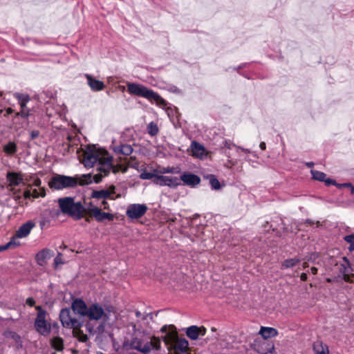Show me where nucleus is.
<instances>
[{
	"instance_id": "obj_1",
	"label": "nucleus",
	"mask_w": 354,
	"mask_h": 354,
	"mask_svg": "<svg viewBox=\"0 0 354 354\" xmlns=\"http://www.w3.org/2000/svg\"><path fill=\"white\" fill-rule=\"evenodd\" d=\"M82 162L84 166L88 168L96 165L97 169L100 173L94 176L91 174L83 175L80 180V185H81L90 184L93 180L99 183L104 176H107L111 170L113 169L112 157H101L99 153L95 151H86L84 153Z\"/></svg>"
},
{
	"instance_id": "obj_2",
	"label": "nucleus",
	"mask_w": 354,
	"mask_h": 354,
	"mask_svg": "<svg viewBox=\"0 0 354 354\" xmlns=\"http://www.w3.org/2000/svg\"><path fill=\"white\" fill-rule=\"evenodd\" d=\"M160 348V339L153 337L150 342H145L138 337H133L131 339L125 340L123 343V348L129 350H136L144 354L149 353L152 348L159 349Z\"/></svg>"
},
{
	"instance_id": "obj_3",
	"label": "nucleus",
	"mask_w": 354,
	"mask_h": 354,
	"mask_svg": "<svg viewBox=\"0 0 354 354\" xmlns=\"http://www.w3.org/2000/svg\"><path fill=\"white\" fill-rule=\"evenodd\" d=\"M58 204L62 212L74 220L78 221L84 217L86 212L85 207L81 202L75 203L73 198H60L58 199Z\"/></svg>"
},
{
	"instance_id": "obj_4",
	"label": "nucleus",
	"mask_w": 354,
	"mask_h": 354,
	"mask_svg": "<svg viewBox=\"0 0 354 354\" xmlns=\"http://www.w3.org/2000/svg\"><path fill=\"white\" fill-rule=\"evenodd\" d=\"M128 92L132 95L145 97L149 100H154L158 104L165 106L166 101L157 93L147 88L146 86L137 83H127Z\"/></svg>"
},
{
	"instance_id": "obj_5",
	"label": "nucleus",
	"mask_w": 354,
	"mask_h": 354,
	"mask_svg": "<svg viewBox=\"0 0 354 354\" xmlns=\"http://www.w3.org/2000/svg\"><path fill=\"white\" fill-rule=\"evenodd\" d=\"M80 182L75 177L55 174L48 183L50 188L60 190L67 188L75 187Z\"/></svg>"
},
{
	"instance_id": "obj_6",
	"label": "nucleus",
	"mask_w": 354,
	"mask_h": 354,
	"mask_svg": "<svg viewBox=\"0 0 354 354\" xmlns=\"http://www.w3.org/2000/svg\"><path fill=\"white\" fill-rule=\"evenodd\" d=\"M37 310V317L35 320V330L43 336H48L51 331L50 324L47 323V313L40 306L35 307Z\"/></svg>"
},
{
	"instance_id": "obj_7",
	"label": "nucleus",
	"mask_w": 354,
	"mask_h": 354,
	"mask_svg": "<svg viewBox=\"0 0 354 354\" xmlns=\"http://www.w3.org/2000/svg\"><path fill=\"white\" fill-rule=\"evenodd\" d=\"M73 312L69 308H63L59 313V319L64 328H81L83 321L76 318Z\"/></svg>"
},
{
	"instance_id": "obj_8",
	"label": "nucleus",
	"mask_w": 354,
	"mask_h": 354,
	"mask_svg": "<svg viewBox=\"0 0 354 354\" xmlns=\"http://www.w3.org/2000/svg\"><path fill=\"white\" fill-rule=\"evenodd\" d=\"M160 332L165 334L162 339L169 348L178 336L176 327L174 325H165L160 328Z\"/></svg>"
},
{
	"instance_id": "obj_9",
	"label": "nucleus",
	"mask_w": 354,
	"mask_h": 354,
	"mask_svg": "<svg viewBox=\"0 0 354 354\" xmlns=\"http://www.w3.org/2000/svg\"><path fill=\"white\" fill-rule=\"evenodd\" d=\"M147 207L145 204L130 205L127 210V215L131 218H140L147 212Z\"/></svg>"
},
{
	"instance_id": "obj_10",
	"label": "nucleus",
	"mask_w": 354,
	"mask_h": 354,
	"mask_svg": "<svg viewBox=\"0 0 354 354\" xmlns=\"http://www.w3.org/2000/svg\"><path fill=\"white\" fill-rule=\"evenodd\" d=\"M14 96L18 100L21 106V111L17 113V115H20L23 118H28L30 115V110L26 107V104L30 100L29 96L19 93H15Z\"/></svg>"
},
{
	"instance_id": "obj_11",
	"label": "nucleus",
	"mask_w": 354,
	"mask_h": 354,
	"mask_svg": "<svg viewBox=\"0 0 354 354\" xmlns=\"http://www.w3.org/2000/svg\"><path fill=\"white\" fill-rule=\"evenodd\" d=\"M88 210L89 216L94 217L98 222H102L104 220L111 221L113 218V216L111 214L102 212L99 207L92 205H91Z\"/></svg>"
},
{
	"instance_id": "obj_12",
	"label": "nucleus",
	"mask_w": 354,
	"mask_h": 354,
	"mask_svg": "<svg viewBox=\"0 0 354 354\" xmlns=\"http://www.w3.org/2000/svg\"><path fill=\"white\" fill-rule=\"evenodd\" d=\"M206 332L207 329L205 327L196 325L187 327L185 330L187 336L192 340H196L200 336H204Z\"/></svg>"
},
{
	"instance_id": "obj_13",
	"label": "nucleus",
	"mask_w": 354,
	"mask_h": 354,
	"mask_svg": "<svg viewBox=\"0 0 354 354\" xmlns=\"http://www.w3.org/2000/svg\"><path fill=\"white\" fill-rule=\"evenodd\" d=\"M104 312L102 307L97 304H93L88 307L86 316L92 320L100 319Z\"/></svg>"
},
{
	"instance_id": "obj_14",
	"label": "nucleus",
	"mask_w": 354,
	"mask_h": 354,
	"mask_svg": "<svg viewBox=\"0 0 354 354\" xmlns=\"http://www.w3.org/2000/svg\"><path fill=\"white\" fill-rule=\"evenodd\" d=\"M188 346L189 342L185 338H180L178 336L169 349L174 350L176 354H178V353H185L187 351Z\"/></svg>"
},
{
	"instance_id": "obj_15",
	"label": "nucleus",
	"mask_w": 354,
	"mask_h": 354,
	"mask_svg": "<svg viewBox=\"0 0 354 354\" xmlns=\"http://www.w3.org/2000/svg\"><path fill=\"white\" fill-rule=\"evenodd\" d=\"M88 307L86 303L80 299H77L72 303V311L75 315L77 314L81 316H86Z\"/></svg>"
},
{
	"instance_id": "obj_16",
	"label": "nucleus",
	"mask_w": 354,
	"mask_h": 354,
	"mask_svg": "<svg viewBox=\"0 0 354 354\" xmlns=\"http://www.w3.org/2000/svg\"><path fill=\"white\" fill-rule=\"evenodd\" d=\"M53 256V252L49 249H43L36 255V261L38 265L44 266L46 264L47 261Z\"/></svg>"
},
{
	"instance_id": "obj_17",
	"label": "nucleus",
	"mask_w": 354,
	"mask_h": 354,
	"mask_svg": "<svg viewBox=\"0 0 354 354\" xmlns=\"http://www.w3.org/2000/svg\"><path fill=\"white\" fill-rule=\"evenodd\" d=\"M85 77L87 80L88 85L93 91H100L104 88L105 85L103 82L95 79L88 74H86Z\"/></svg>"
},
{
	"instance_id": "obj_18",
	"label": "nucleus",
	"mask_w": 354,
	"mask_h": 354,
	"mask_svg": "<svg viewBox=\"0 0 354 354\" xmlns=\"http://www.w3.org/2000/svg\"><path fill=\"white\" fill-rule=\"evenodd\" d=\"M6 179L10 187L18 186L23 183L24 180L23 176L21 173L11 171L8 172Z\"/></svg>"
},
{
	"instance_id": "obj_19",
	"label": "nucleus",
	"mask_w": 354,
	"mask_h": 354,
	"mask_svg": "<svg viewBox=\"0 0 354 354\" xmlns=\"http://www.w3.org/2000/svg\"><path fill=\"white\" fill-rule=\"evenodd\" d=\"M34 227L35 223L32 221H30L24 223L16 232V236L17 238H24L27 236Z\"/></svg>"
},
{
	"instance_id": "obj_20",
	"label": "nucleus",
	"mask_w": 354,
	"mask_h": 354,
	"mask_svg": "<svg viewBox=\"0 0 354 354\" xmlns=\"http://www.w3.org/2000/svg\"><path fill=\"white\" fill-rule=\"evenodd\" d=\"M182 180L185 185L194 187L201 182V178L195 174L185 173L180 176Z\"/></svg>"
},
{
	"instance_id": "obj_21",
	"label": "nucleus",
	"mask_w": 354,
	"mask_h": 354,
	"mask_svg": "<svg viewBox=\"0 0 354 354\" xmlns=\"http://www.w3.org/2000/svg\"><path fill=\"white\" fill-rule=\"evenodd\" d=\"M115 187L111 186L110 189H101V190H93L91 194V197L97 199H106L114 193Z\"/></svg>"
},
{
	"instance_id": "obj_22",
	"label": "nucleus",
	"mask_w": 354,
	"mask_h": 354,
	"mask_svg": "<svg viewBox=\"0 0 354 354\" xmlns=\"http://www.w3.org/2000/svg\"><path fill=\"white\" fill-rule=\"evenodd\" d=\"M259 333L263 339H266L276 337L278 335V331L277 329L272 327L261 326Z\"/></svg>"
},
{
	"instance_id": "obj_23",
	"label": "nucleus",
	"mask_w": 354,
	"mask_h": 354,
	"mask_svg": "<svg viewBox=\"0 0 354 354\" xmlns=\"http://www.w3.org/2000/svg\"><path fill=\"white\" fill-rule=\"evenodd\" d=\"M113 151L124 156H129L133 152V148L130 145L122 144L113 147Z\"/></svg>"
},
{
	"instance_id": "obj_24",
	"label": "nucleus",
	"mask_w": 354,
	"mask_h": 354,
	"mask_svg": "<svg viewBox=\"0 0 354 354\" xmlns=\"http://www.w3.org/2000/svg\"><path fill=\"white\" fill-rule=\"evenodd\" d=\"M342 260L343 263H341L340 272L344 275V279L346 281H348L349 279L348 273L351 272V264L348 259L346 257H344L342 258Z\"/></svg>"
},
{
	"instance_id": "obj_25",
	"label": "nucleus",
	"mask_w": 354,
	"mask_h": 354,
	"mask_svg": "<svg viewBox=\"0 0 354 354\" xmlns=\"http://www.w3.org/2000/svg\"><path fill=\"white\" fill-rule=\"evenodd\" d=\"M50 346L58 352L62 351L64 349V341L59 337H54L50 339Z\"/></svg>"
},
{
	"instance_id": "obj_26",
	"label": "nucleus",
	"mask_w": 354,
	"mask_h": 354,
	"mask_svg": "<svg viewBox=\"0 0 354 354\" xmlns=\"http://www.w3.org/2000/svg\"><path fill=\"white\" fill-rule=\"evenodd\" d=\"M191 148L193 154L197 157L202 156L205 153L204 147L196 141L192 142Z\"/></svg>"
},
{
	"instance_id": "obj_27",
	"label": "nucleus",
	"mask_w": 354,
	"mask_h": 354,
	"mask_svg": "<svg viewBox=\"0 0 354 354\" xmlns=\"http://www.w3.org/2000/svg\"><path fill=\"white\" fill-rule=\"evenodd\" d=\"M324 182H325L326 185L328 186L333 185L339 188L346 187H349L351 189V194H354V187L352 185L351 183H343V184H338L335 182V180L330 179V178H326V177L325 178V180H324Z\"/></svg>"
},
{
	"instance_id": "obj_28",
	"label": "nucleus",
	"mask_w": 354,
	"mask_h": 354,
	"mask_svg": "<svg viewBox=\"0 0 354 354\" xmlns=\"http://www.w3.org/2000/svg\"><path fill=\"white\" fill-rule=\"evenodd\" d=\"M301 259L298 258L288 259L283 261L281 264V269L290 268L300 263Z\"/></svg>"
},
{
	"instance_id": "obj_29",
	"label": "nucleus",
	"mask_w": 354,
	"mask_h": 354,
	"mask_svg": "<svg viewBox=\"0 0 354 354\" xmlns=\"http://www.w3.org/2000/svg\"><path fill=\"white\" fill-rule=\"evenodd\" d=\"M81 328H75L73 329L74 336L78 339L79 341L86 342L88 337L87 335L84 334V332L80 329Z\"/></svg>"
},
{
	"instance_id": "obj_30",
	"label": "nucleus",
	"mask_w": 354,
	"mask_h": 354,
	"mask_svg": "<svg viewBox=\"0 0 354 354\" xmlns=\"http://www.w3.org/2000/svg\"><path fill=\"white\" fill-rule=\"evenodd\" d=\"M17 147L14 142H9L3 147V151L7 154H14L17 152Z\"/></svg>"
},
{
	"instance_id": "obj_31",
	"label": "nucleus",
	"mask_w": 354,
	"mask_h": 354,
	"mask_svg": "<svg viewBox=\"0 0 354 354\" xmlns=\"http://www.w3.org/2000/svg\"><path fill=\"white\" fill-rule=\"evenodd\" d=\"M316 354H328V348H324L321 342H317L313 346Z\"/></svg>"
},
{
	"instance_id": "obj_32",
	"label": "nucleus",
	"mask_w": 354,
	"mask_h": 354,
	"mask_svg": "<svg viewBox=\"0 0 354 354\" xmlns=\"http://www.w3.org/2000/svg\"><path fill=\"white\" fill-rule=\"evenodd\" d=\"M180 184V180L177 177L166 176V186L174 188L179 185Z\"/></svg>"
},
{
	"instance_id": "obj_33",
	"label": "nucleus",
	"mask_w": 354,
	"mask_h": 354,
	"mask_svg": "<svg viewBox=\"0 0 354 354\" xmlns=\"http://www.w3.org/2000/svg\"><path fill=\"white\" fill-rule=\"evenodd\" d=\"M311 174L313 176V178L319 181L325 180V178L326 175L325 173L317 171V170H311Z\"/></svg>"
},
{
	"instance_id": "obj_34",
	"label": "nucleus",
	"mask_w": 354,
	"mask_h": 354,
	"mask_svg": "<svg viewBox=\"0 0 354 354\" xmlns=\"http://www.w3.org/2000/svg\"><path fill=\"white\" fill-rule=\"evenodd\" d=\"M209 180V183L213 189H219L221 188V184L218 179L214 175H209L207 176Z\"/></svg>"
},
{
	"instance_id": "obj_35",
	"label": "nucleus",
	"mask_w": 354,
	"mask_h": 354,
	"mask_svg": "<svg viewBox=\"0 0 354 354\" xmlns=\"http://www.w3.org/2000/svg\"><path fill=\"white\" fill-rule=\"evenodd\" d=\"M148 133L151 136H154L158 134V127L157 124L153 123V122H150L147 127Z\"/></svg>"
},
{
	"instance_id": "obj_36",
	"label": "nucleus",
	"mask_w": 354,
	"mask_h": 354,
	"mask_svg": "<svg viewBox=\"0 0 354 354\" xmlns=\"http://www.w3.org/2000/svg\"><path fill=\"white\" fill-rule=\"evenodd\" d=\"M153 183L160 186H166V176L156 174V178L153 179Z\"/></svg>"
},
{
	"instance_id": "obj_37",
	"label": "nucleus",
	"mask_w": 354,
	"mask_h": 354,
	"mask_svg": "<svg viewBox=\"0 0 354 354\" xmlns=\"http://www.w3.org/2000/svg\"><path fill=\"white\" fill-rule=\"evenodd\" d=\"M344 239L345 240V241H346L348 243L350 244V245L348 247V250L350 252H353L354 251V233L346 236L344 238Z\"/></svg>"
},
{
	"instance_id": "obj_38",
	"label": "nucleus",
	"mask_w": 354,
	"mask_h": 354,
	"mask_svg": "<svg viewBox=\"0 0 354 354\" xmlns=\"http://www.w3.org/2000/svg\"><path fill=\"white\" fill-rule=\"evenodd\" d=\"M156 174L150 172H143L140 175V178L142 180H152L156 178Z\"/></svg>"
},
{
	"instance_id": "obj_39",
	"label": "nucleus",
	"mask_w": 354,
	"mask_h": 354,
	"mask_svg": "<svg viewBox=\"0 0 354 354\" xmlns=\"http://www.w3.org/2000/svg\"><path fill=\"white\" fill-rule=\"evenodd\" d=\"M19 245V243L16 242V240L12 239L10 242L7 243L6 244L1 245L0 246V252L7 250V249L10 248V247H12V245Z\"/></svg>"
},
{
	"instance_id": "obj_40",
	"label": "nucleus",
	"mask_w": 354,
	"mask_h": 354,
	"mask_svg": "<svg viewBox=\"0 0 354 354\" xmlns=\"http://www.w3.org/2000/svg\"><path fill=\"white\" fill-rule=\"evenodd\" d=\"M64 264V261L62 260V254L60 252H58L57 257L54 259V267L56 268L59 265Z\"/></svg>"
},
{
	"instance_id": "obj_41",
	"label": "nucleus",
	"mask_w": 354,
	"mask_h": 354,
	"mask_svg": "<svg viewBox=\"0 0 354 354\" xmlns=\"http://www.w3.org/2000/svg\"><path fill=\"white\" fill-rule=\"evenodd\" d=\"M9 337L14 339L17 343L21 342V337L15 332H9Z\"/></svg>"
},
{
	"instance_id": "obj_42",
	"label": "nucleus",
	"mask_w": 354,
	"mask_h": 354,
	"mask_svg": "<svg viewBox=\"0 0 354 354\" xmlns=\"http://www.w3.org/2000/svg\"><path fill=\"white\" fill-rule=\"evenodd\" d=\"M40 133L38 130H32L30 131V140H34L39 136Z\"/></svg>"
},
{
	"instance_id": "obj_43",
	"label": "nucleus",
	"mask_w": 354,
	"mask_h": 354,
	"mask_svg": "<svg viewBox=\"0 0 354 354\" xmlns=\"http://www.w3.org/2000/svg\"><path fill=\"white\" fill-rule=\"evenodd\" d=\"M231 146L236 147V145L231 142L230 140H225L223 143V147L225 148L231 149Z\"/></svg>"
},
{
	"instance_id": "obj_44",
	"label": "nucleus",
	"mask_w": 354,
	"mask_h": 354,
	"mask_svg": "<svg viewBox=\"0 0 354 354\" xmlns=\"http://www.w3.org/2000/svg\"><path fill=\"white\" fill-rule=\"evenodd\" d=\"M34 190H35V191L34 192V193H35L34 196H35V198L38 197L39 196H45V192H44L45 188H44V187H41V188H39V190H41V191H42V192H41V193H39V194H38V193L36 192L37 189H35Z\"/></svg>"
},
{
	"instance_id": "obj_45",
	"label": "nucleus",
	"mask_w": 354,
	"mask_h": 354,
	"mask_svg": "<svg viewBox=\"0 0 354 354\" xmlns=\"http://www.w3.org/2000/svg\"><path fill=\"white\" fill-rule=\"evenodd\" d=\"M26 304L28 305H29L30 306H33L35 304V301L34 300L33 298L32 297H28L27 299H26Z\"/></svg>"
},
{
	"instance_id": "obj_46",
	"label": "nucleus",
	"mask_w": 354,
	"mask_h": 354,
	"mask_svg": "<svg viewBox=\"0 0 354 354\" xmlns=\"http://www.w3.org/2000/svg\"><path fill=\"white\" fill-rule=\"evenodd\" d=\"M32 183L34 186L41 188L40 186L41 184V181L39 178H35Z\"/></svg>"
},
{
	"instance_id": "obj_47",
	"label": "nucleus",
	"mask_w": 354,
	"mask_h": 354,
	"mask_svg": "<svg viewBox=\"0 0 354 354\" xmlns=\"http://www.w3.org/2000/svg\"><path fill=\"white\" fill-rule=\"evenodd\" d=\"M236 148L238 149H241L242 151H244L245 153H251V151L248 149H245V148L241 147L240 146H236Z\"/></svg>"
},
{
	"instance_id": "obj_48",
	"label": "nucleus",
	"mask_w": 354,
	"mask_h": 354,
	"mask_svg": "<svg viewBox=\"0 0 354 354\" xmlns=\"http://www.w3.org/2000/svg\"><path fill=\"white\" fill-rule=\"evenodd\" d=\"M300 279L301 281H305L307 280V274L306 273H301L300 275Z\"/></svg>"
},
{
	"instance_id": "obj_49",
	"label": "nucleus",
	"mask_w": 354,
	"mask_h": 354,
	"mask_svg": "<svg viewBox=\"0 0 354 354\" xmlns=\"http://www.w3.org/2000/svg\"><path fill=\"white\" fill-rule=\"evenodd\" d=\"M259 147L262 149V150H265L266 148V145L264 142H261L259 145Z\"/></svg>"
},
{
	"instance_id": "obj_50",
	"label": "nucleus",
	"mask_w": 354,
	"mask_h": 354,
	"mask_svg": "<svg viewBox=\"0 0 354 354\" xmlns=\"http://www.w3.org/2000/svg\"><path fill=\"white\" fill-rule=\"evenodd\" d=\"M310 271L313 274H316L317 273V268L315 267H312L310 268Z\"/></svg>"
},
{
	"instance_id": "obj_51",
	"label": "nucleus",
	"mask_w": 354,
	"mask_h": 354,
	"mask_svg": "<svg viewBox=\"0 0 354 354\" xmlns=\"http://www.w3.org/2000/svg\"><path fill=\"white\" fill-rule=\"evenodd\" d=\"M86 330L87 331L91 333V334H93V329L89 326V325H86Z\"/></svg>"
},
{
	"instance_id": "obj_52",
	"label": "nucleus",
	"mask_w": 354,
	"mask_h": 354,
	"mask_svg": "<svg viewBox=\"0 0 354 354\" xmlns=\"http://www.w3.org/2000/svg\"><path fill=\"white\" fill-rule=\"evenodd\" d=\"M306 166L309 168H311L313 167L314 165V162H306Z\"/></svg>"
},
{
	"instance_id": "obj_53",
	"label": "nucleus",
	"mask_w": 354,
	"mask_h": 354,
	"mask_svg": "<svg viewBox=\"0 0 354 354\" xmlns=\"http://www.w3.org/2000/svg\"><path fill=\"white\" fill-rule=\"evenodd\" d=\"M13 113V109H11V108H8L7 110H6V113L7 114H11Z\"/></svg>"
},
{
	"instance_id": "obj_54",
	"label": "nucleus",
	"mask_w": 354,
	"mask_h": 354,
	"mask_svg": "<svg viewBox=\"0 0 354 354\" xmlns=\"http://www.w3.org/2000/svg\"><path fill=\"white\" fill-rule=\"evenodd\" d=\"M135 313H136V316L137 317H140L141 316V315H142L140 311H138V310H136Z\"/></svg>"
},
{
	"instance_id": "obj_55",
	"label": "nucleus",
	"mask_w": 354,
	"mask_h": 354,
	"mask_svg": "<svg viewBox=\"0 0 354 354\" xmlns=\"http://www.w3.org/2000/svg\"><path fill=\"white\" fill-rule=\"evenodd\" d=\"M102 205L104 206V208L106 209V208L107 202L106 201H103L102 202Z\"/></svg>"
},
{
	"instance_id": "obj_56",
	"label": "nucleus",
	"mask_w": 354,
	"mask_h": 354,
	"mask_svg": "<svg viewBox=\"0 0 354 354\" xmlns=\"http://www.w3.org/2000/svg\"><path fill=\"white\" fill-rule=\"evenodd\" d=\"M308 263H307V262H304V263H303V266H302L303 269H305V268H308Z\"/></svg>"
},
{
	"instance_id": "obj_57",
	"label": "nucleus",
	"mask_w": 354,
	"mask_h": 354,
	"mask_svg": "<svg viewBox=\"0 0 354 354\" xmlns=\"http://www.w3.org/2000/svg\"><path fill=\"white\" fill-rule=\"evenodd\" d=\"M306 222H307V223H309V224H310V225H311V224H313V221H311V220H309V219H307V220H306Z\"/></svg>"
},
{
	"instance_id": "obj_58",
	"label": "nucleus",
	"mask_w": 354,
	"mask_h": 354,
	"mask_svg": "<svg viewBox=\"0 0 354 354\" xmlns=\"http://www.w3.org/2000/svg\"><path fill=\"white\" fill-rule=\"evenodd\" d=\"M211 330H212V332H215V331L216 330V328H214V327H212V328H211Z\"/></svg>"
},
{
	"instance_id": "obj_59",
	"label": "nucleus",
	"mask_w": 354,
	"mask_h": 354,
	"mask_svg": "<svg viewBox=\"0 0 354 354\" xmlns=\"http://www.w3.org/2000/svg\"><path fill=\"white\" fill-rule=\"evenodd\" d=\"M169 172H170V170L166 169L164 171V173H169Z\"/></svg>"
},
{
	"instance_id": "obj_60",
	"label": "nucleus",
	"mask_w": 354,
	"mask_h": 354,
	"mask_svg": "<svg viewBox=\"0 0 354 354\" xmlns=\"http://www.w3.org/2000/svg\"><path fill=\"white\" fill-rule=\"evenodd\" d=\"M271 350H274V346H272L271 349L270 350V352L272 353V351Z\"/></svg>"
},
{
	"instance_id": "obj_61",
	"label": "nucleus",
	"mask_w": 354,
	"mask_h": 354,
	"mask_svg": "<svg viewBox=\"0 0 354 354\" xmlns=\"http://www.w3.org/2000/svg\"><path fill=\"white\" fill-rule=\"evenodd\" d=\"M86 221L87 222H89V221H90V220H89V218H86Z\"/></svg>"
}]
</instances>
